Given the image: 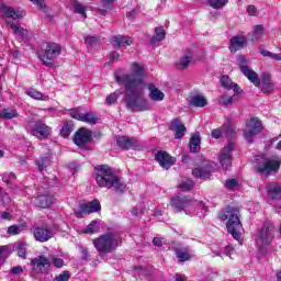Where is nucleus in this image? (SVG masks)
<instances>
[{"label":"nucleus","instance_id":"f257e3e1","mask_svg":"<svg viewBox=\"0 0 281 281\" xmlns=\"http://www.w3.org/2000/svg\"><path fill=\"white\" fill-rule=\"evenodd\" d=\"M132 72L120 75L114 74V78L119 85L125 88V104L130 111L139 113L148 111L150 103L144 98V89H146V70L144 66L133 63L131 66Z\"/></svg>","mask_w":281,"mask_h":281},{"label":"nucleus","instance_id":"f03ea898","mask_svg":"<svg viewBox=\"0 0 281 281\" xmlns=\"http://www.w3.org/2000/svg\"><path fill=\"white\" fill-rule=\"evenodd\" d=\"M94 179L100 188L114 190V192H126V184L115 175V171L106 165H101L95 168Z\"/></svg>","mask_w":281,"mask_h":281},{"label":"nucleus","instance_id":"7ed1b4c3","mask_svg":"<svg viewBox=\"0 0 281 281\" xmlns=\"http://www.w3.org/2000/svg\"><path fill=\"white\" fill-rule=\"evenodd\" d=\"M93 245L99 256H106V254H112L117 247L122 245V233L117 231H109L102 234L98 238L93 239Z\"/></svg>","mask_w":281,"mask_h":281},{"label":"nucleus","instance_id":"20e7f679","mask_svg":"<svg viewBox=\"0 0 281 281\" xmlns=\"http://www.w3.org/2000/svg\"><path fill=\"white\" fill-rule=\"evenodd\" d=\"M220 218L221 221H227L226 227L228 234H231L235 240H240V232L243 231L240 211L237 207L227 206L221 212Z\"/></svg>","mask_w":281,"mask_h":281},{"label":"nucleus","instance_id":"39448f33","mask_svg":"<svg viewBox=\"0 0 281 281\" xmlns=\"http://www.w3.org/2000/svg\"><path fill=\"white\" fill-rule=\"evenodd\" d=\"M273 238H276V226H273V223L271 222L263 223V226L257 234V243L259 245V254L261 256L267 255L266 247L273 243Z\"/></svg>","mask_w":281,"mask_h":281},{"label":"nucleus","instance_id":"423d86ee","mask_svg":"<svg viewBox=\"0 0 281 281\" xmlns=\"http://www.w3.org/2000/svg\"><path fill=\"white\" fill-rule=\"evenodd\" d=\"M61 49L56 43H47L45 49L38 53V58L45 67H54V60L60 56Z\"/></svg>","mask_w":281,"mask_h":281},{"label":"nucleus","instance_id":"0eeeda50","mask_svg":"<svg viewBox=\"0 0 281 281\" xmlns=\"http://www.w3.org/2000/svg\"><path fill=\"white\" fill-rule=\"evenodd\" d=\"M262 131V122L258 120V117H251L246 122V125L243 130V136L245 137L248 144L254 142L256 135H258Z\"/></svg>","mask_w":281,"mask_h":281},{"label":"nucleus","instance_id":"6e6552de","mask_svg":"<svg viewBox=\"0 0 281 281\" xmlns=\"http://www.w3.org/2000/svg\"><path fill=\"white\" fill-rule=\"evenodd\" d=\"M26 130L38 139H47L52 133V128L43 123V121L29 122Z\"/></svg>","mask_w":281,"mask_h":281},{"label":"nucleus","instance_id":"1a4fd4ad","mask_svg":"<svg viewBox=\"0 0 281 281\" xmlns=\"http://www.w3.org/2000/svg\"><path fill=\"white\" fill-rule=\"evenodd\" d=\"M237 63L241 74H244V76H246V78H248V80L252 82L255 87H260V78L258 77V72L249 68V61L247 58L244 55H239L237 57Z\"/></svg>","mask_w":281,"mask_h":281},{"label":"nucleus","instance_id":"9d476101","mask_svg":"<svg viewBox=\"0 0 281 281\" xmlns=\"http://www.w3.org/2000/svg\"><path fill=\"white\" fill-rule=\"evenodd\" d=\"M234 151V142L229 140L227 146H225L218 156V161L224 168V170H227L228 168L232 167V153Z\"/></svg>","mask_w":281,"mask_h":281},{"label":"nucleus","instance_id":"9b49d317","mask_svg":"<svg viewBox=\"0 0 281 281\" xmlns=\"http://www.w3.org/2000/svg\"><path fill=\"white\" fill-rule=\"evenodd\" d=\"M31 267H33L35 273H45L52 267V261L43 255L37 256L31 260Z\"/></svg>","mask_w":281,"mask_h":281},{"label":"nucleus","instance_id":"f8f14e48","mask_svg":"<svg viewBox=\"0 0 281 281\" xmlns=\"http://www.w3.org/2000/svg\"><path fill=\"white\" fill-rule=\"evenodd\" d=\"M92 133L87 127H81L79 131L76 132L74 142L76 146H79L80 148H85L89 142H91Z\"/></svg>","mask_w":281,"mask_h":281},{"label":"nucleus","instance_id":"ddd939ff","mask_svg":"<svg viewBox=\"0 0 281 281\" xmlns=\"http://www.w3.org/2000/svg\"><path fill=\"white\" fill-rule=\"evenodd\" d=\"M100 210H102V206H100V201L94 200L86 204H80L79 210H75V214L76 216H85L87 214L100 212Z\"/></svg>","mask_w":281,"mask_h":281},{"label":"nucleus","instance_id":"4468645a","mask_svg":"<svg viewBox=\"0 0 281 281\" xmlns=\"http://www.w3.org/2000/svg\"><path fill=\"white\" fill-rule=\"evenodd\" d=\"M244 47H247V37L244 35H235L229 41L228 49L236 54L239 49H243Z\"/></svg>","mask_w":281,"mask_h":281},{"label":"nucleus","instance_id":"2eb2a0df","mask_svg":"<svg viewBox=\"0 0 281 281\" xmlns=\"http://www.w3.org/2000/svg\"><path fill=\"white\" fill-rule=\"evenodd\" d=\"M156 161L165 170H169L171 166H175L176 159L168 155L166 151H158L155 156Z\"/></svg>","mask_w":281,"mask_h":281},{"label":"nucleus","instance_id":"dca6fc26","mask_svg":"<svg viewBox=\"0 0 281 281\" xmlns=\"http://www.w3.org/2000/svg\"><path fill=\"white\" fill-rule=\"evenodd\" d=\"M116 144L117 146H120V148H123L124 150H131V148H139V140H137L136 138H128L126 136H119L116 138Z\"/></svg>","mask_w":281,"mask_h":281},{"label":"nucleus","instance_id":"f3484780","mask_svg":"<svg viewBox=\"0 0 281 281\" xmlns=\"http://www.w3.org/2000/svg\"><path fill=\"white\" fill-rule=\"evenodd\" d=\"M280 164L279 160H265L261 167H257V172H260L261 175H271V172L280 168Z\"/></svg>","mask_w":281,"mask_h":281},{"label":"nucleus","instance_id":"a211bd4d","mask_svg":"<svg viewBox=\"0 0 281 281\" xmlns=\"http://www.w3.org/2000/svg\"><path fill=\"white\" fill-rule=\"evenodd\" d=\"M192 175L195 179H202L205 181V179H210V177H212V165L205 164L201 167H196L192 170Z\"/></svg>","mask_w":281,"mask_h":281},{"label":"nucleus","instance_id":"6ab92c4d","mask_svg":"<svg viewBox=\"0 0 281 281\" xmlns=\"http://www.w3.org/2000/svg\"><path fill=\"white\" fill-rule=\"evenodd\" d=\"M267 194L272 201L281 200V183L280 182H270L266 187Z\"/></svg>","mask_w":281,"mask_h":281},{"label":"nucleus","instance_id":"aec40b11","mask_svg":"<svg viewBox=\"0 0 281 281\" xmlns=\"http://www.w3.org/2000/svg\"><path fill=\"white\" fill-rule=\"evenodd\" d=\"M0 14L2 16H5V19H13V20L23 19V12L5 4H2L0 7Z\"/></svg>","mask_w":281,"mask_h":281},{"label":"nucleus","instance_id":"412c9836","mask_svg":"<svg viewBox=\"0 0 281 281\" xmlns=\"http://www.w3.org/2000/svg\"><path fill=\"white\" fill-rule=\"evenodd\" d=\"M33 234L34 238L38 240V243H47V240L54 236L52 229L45 227L35 228Z\"/></svg>","mask_w":281,"mask_h":281},{"label":"nucleus","instance_id":"4be33fe9","mask_svg":"<svg viewBox=\"0 0 281 281\" xmlns=\"http://www.w3.org/2000/svg\"><path fill=\"white\" fill-rule=\"evenodd\" d=\"M190 199L188 196H176L171 199V207L175 212H183L188 205H190Z\"/></svg>","mask_w":281,"mask_h":281},{"label":"nucleus","instance_id":"5701e85b","mask_svg":"<svg viewBox=\"0 0 281 281\" xmlns=\"http://www.w3.org/2000/svg\"><path fill=\"white\" fill-rule=\"evenodd\" d=\"M169 128L176 133V139H181L186 135V131H188L183 122L179 119L172 120Z\"/></svg>","mask_w":281,"mask_h":281},{"label":"nucleus","instance_id":"b1692460","mask_svg":"<svg viewBox=\"0 0 281 281\" xmlns=\"http://www.w3.org/2000/svg\"><path fill=\"white\" fill-rule=\"evenodd\" d=\"M148 98L151 100V102H164V98H166V94L159 90V88L156 87L155 83L148 85Z\"/></svg>","mask_w":281,"mask_h":281},{"label":"nucleus","instance_id":"393cba45","mask_svg":"<svg viewBox=\"0 0 281 281\" xmlns=\"http://www.w3.org/2000/svg\"><path fill=\"white\" fill-rule=\"evenodd\" d=\"M262 93H271L273 91V82H271V75L263 72L261 75V80L259 79Z\"/></svg>","mask_w":281,"mask_h":281},{"label":"nucleus","instance_id":"a878e982","mask_svg":"<svg viewBox=\"0 0 281 281\" xmlns=\"http://www.w3.org/2000/svg\"><path fill=\"white\" fill-rule=\"evenodd\" d=\"M7 25H9L15 36H21L24 41H27V30L19 25V22L7 21Z\"/></svg>","mask_w":281,"mask_h":281},{"label":"nucleus","instance_id":"bb28decb","mask_svg":"<svg viewBox=\"0 0 281 281\" xmlns=\"http://www.w3.org/2000/svg\"><path fill=\"white\" fill-rule=\"evenodd\" d=\"M193 60L192 53L187 52L176 63L178 69H188Z\"/></svg>","mask_w":281,"mask_h":281},{"label":"nucleus","instance_id":"cd10ccee","mask_svg":"<svg viewBox=\"0 0 281 281\" xmlns=\"http://www.w3.org/2000/svg\"><path fill=\"white\" fill-rule=\"evenodd\" d=\"M132 43L133 40L131 37H125L122 35L114 36L111 40L112 47H126V45H131Z\"/></svg>","mask_w":281,"mask_h":281},{"label":"nucleus","instance_id":"c85d7f7f","mask_svg":"<svg viewBox=\"0 0 281 281\" xmlns=\"http://www.w3.org/2000/svg\"><path fill=\"white\" fill-rule=\"evenodd\" d=\"M52 203H54V198L50 195H38L35 199V205H37V207H49L52 205Z\"/></svg>","mask_w":281,"mask_h":281},{"label":"nucleus","instance_id":"c756f323","mask_svg":"<svg viewBox=\"0 0 281 281\" xmlns=\"http://www.w3.org/2000/svg\"><path fill=\"white\" fill-rule=\"evenodd\" d=\"M190 150H191V153H200V150H201V135H199V133H195L191 136Z\"/></svg>","mask_w":281,"mask_h":281},{"label":"nucleus","instance_id":"7c9ffc66","mask_svg":"<svg viewBox=\"0 0 281 281\" xmlns=\"http://www.w3.org/2000/svg\"><path fill=\"white\" fill-rule=\"evenodd\" d=\"M263 34L265 27L262 25H256L254 31L248 34V38L254 43L256 41H260Z\"/></svg>","mask_w":281,"mask_h":281},{"label":"nucleus","instance_id":"2f4dec72","mask_svg":"<svg viewBox=\"0 0 281 281\" xmlns=\"http://www.w3.org/2000/svg\"><path fill=\"white\" fill-rule=\"evenodd\" d=\"M220 82H221L223 89H228V90L233 89V91H235V93H237L238 86L236 83H234L232 81V79H229L228 76H222L220 79Z\"/></svg>","mask_w":281,"mask_h":281},{"label":"nucleus","instance_id":"473e14b6","mask_svg":"<svg viewBox=\"0 0 281 281\" xmlns=\"http://www.w3.org/2000/svg\"><path fill=\"white\" fill-rule=\"evenodd\" d=\"M0 117L1 120H14V117H19V112L14 109H2L0 110Z\"/></svg>","mask_w":281,"mask_h":281},{"label":"nucleus","instance_id":"72a5a7b5","mask_svg":"<svg viewBox=\"0 0 281 281\" xmlns=\"http://www.w3.org/2000/svg\"><path fill=\"white\" fill-rule=\"evenodd\" d=\"M189 104L191 106H200L203 108L207 104V100L205 99V97L198 94L191 98V100L189 101Z\"/></svg>","mask_w":281,"mask_h":281},{"label":"nucleus","instance_id":"f704fd0d","mask_svg":"<svg viewBox=\"0 0 281 281\" xmlns=\"http://www.w3.org/2000/svg\"><path fill=\"white\" fill-rule=\"evenodd\" d=\"M176 256L179 258L180 262H186L190 260V250H188V248H177Z\"/></svg>","mask_w":281,"mask_h":281},{"label":"nucleus","instance_id":"c9c22d12","mask_svg":"<svg viewBox=\"0 0 281 281\" xmlns=\"http://www.w3.org/2000/svg\"><path fill=\"white\" fill-rule=\"evenodd\" d=\"M155 34L156 36L151 37L150 40L151 45H155V43L161 42L164 41V38H166V31L164 30V27H156Z\"/></svg>","mask_w":281,"mask_h":281},{"label":"nucleus","instance_id":"e433bc0d","mask_svg":"<svg viewBox=\"0 0 281 281\" xmlns=\"http://www.w3.org/2000/svg\"><path fill=\"white\" fill-rule=\"evenodd\" d=\"M80 122H86V124H98V115L93 112L81 114Z\"/></svg>","mask_w":281,"mask_h":281},{"label":"nucleus","instance_id":"4c0bfd02","mask_svg":"<svg viewBox=\"0 0 281 281\" xmlns=\"http://www.w3.org/2000/svg\"><path fill=\"white\" fill-rule=\"evenodd\" d=\"M70 3L72 5V8L75 9V11L77 12V14H81V16H87V8H85V5H82V3L78 2V0H70Z\"/></svg>","mask_w":281,"mask_h":281},{"label":"nucleus","instance_id":"58836bf2","mask_svg":"<svg viewBox=\"0 0 281 281\" xmlns=\"http://www.w3.org/2000/svg\"><path fill=\"white\" fill-rule=\"evenodd\" d=\"M222 131L226 137H234V135H236V130L232 127V121L224 123Z\"/></svg>","mask_w":281,"mask_h":281},{"label":"nucleus","instance_id":"ea45409f","mask_svg":"<svg viewBox=\"0 0 281 281\" xmlns=\"http://www.w3.org/2000/svg\"><path fill=\"white\" fill-rule=\"evenodd\" d=\"M178 188L183 192H190V190L194 189V181L192 180H183L178 184Z\"/></svg>","mask_w":281,"mask_h":281},{"label":"nucleus","instance_id":"a19ab883","mask_svg":"<svg viewBox=\"0 0 281 281\" xmlns=\"http://www.w3.org/2000/svg\"><path fill=\"white\" fill-rule=\"evenodd\" d=\"M26 95H30L33 100H47V98L43 97V93L41 91H37L36 89H29L26 90Z\"/></svg>","mask_w":281,"mask_h":281},{"label":"nucleus","instance_id":"79ce46f5","mask_svg":"<svg viewBox=\"0 0 281 281\" xmlns=\"http://www.w3.org/2000/svg\"><path fill=\"white\" fill-rule=\"evenodd\" d=\"M50 161L52 160L49 159V157H42L36 160V166H37L38 170L41 172H43V170H45V168H47V166H49Z\"/></svg>","mask_w":281,"mask_h":281},{"label":"nucleus","instance_id":"37998d69","mask_svg":"<svg viewBox=\"0 0 281 281\" xmlns=\"http://www.w3.org/2000/svg\"><path fill=\"white\" fill-rule=\"evenodd\" d=\"M85 43L88 45V47L95 48L100 46V38L95 36H87L85 37Z\"/></svg>","mask_w":281,"mask_h":281},{"label":"nucleus","instance_id":"c03bdc74","mask_svg":"<svg viewBox=\"0 0 281 281\" xmlns=\"http://www.w3.org/2000/svg\"><path fill=\"white\" fill-rule=\"evenodd\" d=\"M15 251H18V256L24 260L27 257V249L25 244H16Z\"/></svg>","mask_w":281,"mask_h":281},{"label":"nucleus","instance_id":"a18cd8bd","mask_svg":"<svg viewBox=\"0 0 281 281\" xmlns=\"http://www.w3.org/2000/svg\"><path fill=\"white\" fill-rule=\"evenodd\" d=\"M209 3L214 10H221V8L227 5V0H209Z\"/></svg>","mask_w":281,"mask_h":281},{"label":"nucleus","instance_id":"49530a36","mask_svg":"<svg viewBox=\"0 0 281 281\" xmlns=\"http://www.w3.org/2000/svg\"><path fill=\"white\" fill-rule=\"evenodd\" d=\"M235 95L229 97L227 94H223L220 98V104H223V106H228V104H234Z\"/></svg>","mask_w":281,"mask_h":281},{"label":"nucleus","instance_id":"de8ad7c7","mask_svg":"<svg viewBox=\"0 0 281 281\" xmlns=\"http://www.w3.org/2000/svg\"><path fill=\"white\" fill-rule=\"evenodd\" d=\"M49 261L50 265H54L57 269H63V267H65V260H63V258L52 256Z\"/></svg>","mask_w":281,"mask_h":281},{"label":"nucleus","instance_id":"09e8293b","mask_svg":"<svg viewBox=\"0 0 281 281\" xmlns=\"http://www.w3.org/2000/svg\"><path fill=\"white\" fill-rule=\"evenodd\" d=\"M98 229H100L98 222L92 221L85 229V234H95V232H98Z\"/></svg>","mask_w":281,"mask_h":281},{"label":"nucleus","instance_id":"8fccbe9b","mask_svg":"<svg viewBox=\"0 0 281 281\" xmlns=\"http://www.w3.org/2000/svg\"><path fill=\"white\" fill-rule=\"evenodd\" d=\"M20 232H23V228L19 225H11L9 226L7 234H9L10 236H16L19 235Z\"/></svg>","mask_w":281,"mask_h":281},{"label":"nucleus","instance_id":"3c124183","mask_svg":"<svg viewBox=\"0 0 281 281\" xmlns=\"http://www.w3.org/2000/svg\"><path fill=\"white\" fill-rule=\"evenodd\" d=\"M74 131V127L69 124H66L61 127L60 135L61 137H69Z\"/></svg>","mask_w":281,"mask_h":281},{"label":"nucleus","instance_id":"603ef678","mask_svg":"<svg viewBox=\"0 0 281 281\" xmlns=\"http://www.w3.org/2000/svg\"><path fill=\"white\" fill-rule=\"evenodd\" d=\"M69 278H71V273L69 271H63L54 278V281H69Z\"/></svg>","mask_w":281,"mask_h":281},{"label":"nucleus","instance_id":"864d4df0","mask_svg":"<svg viewBox=\"0 0 281 281\" xmlns=\"http://www.w3.org/2000/svg\"><path fill=\"white\" fill-rule=\"evenodd\" d=\"M119 98H120V93L114 92L106 97L105 102L106 104H115Z\"/></svg>","mask_w":281,"mask_h":281},{"label":"nucleus","instance_id":"5fc2aeb1","mask_svg":"<svg viewBox=\"0 0 281 281\" xmlns=\"http://www.w3.org/2000/svg\"><path fill=\"white\" fill-rule=\"evenodd\" d=\"M69 115L74 120H78L80 122V120L82 117V113H80V108L71 109Z\"/></svg>","mask_w":281,"mask_h":281},{"label":"nucleus","instance_id":"6e6d98bb","mask_svg":"<svg viewBox=\"0 0 281 281\" xmlns=\"http://www.w3.org/2000/svg\"><path fill=\"white\" fill-rule=\"evenodd\" d=\"M236 186H238V181L236 179H229L225 183V187L227 188V190H234Z\"/></svg>","mask_w":281,"mask_h":281},{"label":"nucleus","instance_id":"4d7b16f0","mask_svg":"<svg viewBox=\"0 0 281 281\" xmlns=\"http://www.w3.org/2000/svg\"><path fill=\"white\" fill-rule=\"evenodd\" d=\"M246 12L249 14V16H256L258 9H256V5L249 4L246 9Z\"/></svg>","mask_w":281,"mask_h":281},{"label":"nucleus","instance_id":"13d9d810","mask_svg":"<svg viewBox=\"0 0 281 281\" xmlns=\"http://www.w3.org/2000/svg\"><path fill=\"white\" fill-rule=\"evenodd\" d=\"M10 273H12L13 276H20V273H23V267L21 266H16L11 268Z\"/></svg>","mask_w":281,"mask_h":281},{"label":"nucleus","instance_id":"bf43d9fd","mask_svg":"<svg viewBox=\"0 0 281 281\" xmlns=\"http://www.w3.org/2000/svg\"><path fill=\"white\" fill-rule=\"evenodd\" d=\"M221 135H224L223 127L212 131V137H214V139L221 138Z\"/></svg>","mask_w":281,"mask_h":281},{"label":"nucleus","instance_id":"052dcab7","mask_svg":"<svg viewBox=\"0 0 281 281\" xmlns=\"http://www.w3.org/2000/svg\"><path fill=\"white\" fill-rule=\"evenodd\" d=\"M115 0H101V3L103 5V8H106L108 10H111V8H113V2Z\"/></svg>","mask_w":281,"mask_h":281},{"label":"nucleus","instance_id":"680f3d73","mask_svg":"<svg viewBox=\"0 0 281 281\" xmlns=\"http://www.w3.org/2000/svg\"><path fill=\"white\" fill-rule=\"evenodd\" d=\"M31 1H32V3L37 5V8L40 10H45V2H44V0H31Z\"/></svg>","mask_w":281,"mask_h":281},{"label":"nucleus","instance_id":"e2e57ef3","mask_svg":"<svg viewBox=\"0 0 281 281\" xmlns=\"http://www.w3.org/2000/svg\"><path fill=\"white\" fill-rule=\"evenodd\" d=\"M137 14H139V10L133 9L132 11L127 12V18H130L131 21H133V19H135L137 16Z\"/></svg>","mask_w":281,"mask_h":281},{"label":"nucleus","instance_id":"0e129e2a","mask_svg":"<svg viewBox=\"0 0 281 281\" xmlns=\"http://www.w3.org/2000/svg\"><path fill=\"white\" fill-rule=\"evenodd\" d=\"M1 201H2L3 205L10 204V201H11L10 195L8 193L1 194Z\"/></svg>","mask_w":281,"mask_h":281},{"label":"nucleus","instance_id":"69168bd1","mask_svg":"<svg viewBox=\"0 0 281 281\" xmlns=\"http://www.w3.org/2000/svg\"><path fill=\"white\" fill-rule=\"evenodd\" d=\"M153 245H155V247H161V245H164V239L159 237H155L153 239Z\"/></svg>","mask_w":281,"mask_h":281},{"label":"nucleus","instance_id":"338daca9","mask_svg":"<svg viewBox=\"0 0 281 281\" xmlns=\"http://www.w3.org/2000/svg\"><path fill=\"white\" fill-rule=\"evenodd\" d=\"M0 216L3 221H12V214L9 212H2Z\"/></svg>","mask_w":281,"mask_h":281},{"label":"nucleus","instance_id":"774afa93","mask_svg":"<svg viewBox=\"0 0 281 281\" xmlns=\"http://www.w3.org/2000/svg\"><path fill=\"white\" fill-rule=\"evenodd\" d=\"M117 58H120V55L117 54V52H112L110 54V63H115Z\"/></svg>","mask_w":281,"mask_h":281}]
</instances>
